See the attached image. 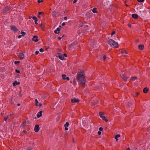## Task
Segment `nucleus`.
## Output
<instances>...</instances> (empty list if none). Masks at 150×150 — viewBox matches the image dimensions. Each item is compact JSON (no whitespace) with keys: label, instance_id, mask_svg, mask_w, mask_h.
Wrapping results in <instances>:
<instances>
[{"label":"nucleus","instance_id":"obj_35","mask_svg":"<svg viewBox=\"0 0 150 150\" xmlns=\"http://www.w3.org/2000/svg\"><path fill=\"white\" fill-rule=\"evenodd\" d=\"M15 71L16 72H17L18 73H20V71L18 69H16L15 70Z\"/></svg>","mask_w":150,"mask_h":150},{"label":"nucleus","instance_id":"obj_51","mask_svg":"<svg viewBox=\"0 0 150 150\" xmlns=\"http://www.w3.org/2000/svg\"><path fill=\"white\" fill-rule=\"evenodd\" d=\"M64 20H67V17H65L64 18Z\"/></svg>","mask_w":150,"mask_h":150},{"label":"nucleus","instance_id":"obj_23","mask_svg":"<svg viewBox=\"0 0 150 150\" xmlns=\"http://www.w3.org/2000/svg\"><path fill=\"white\" fill-rule=\"evenodd\" d=\"M120 137V134H118L117 135H116L115 137V138L116 139V141H118V139L117 138L118 137Z\"/></svg>","mask_w":150,"mask_h":150},{"label":"nucleus","instance_id":"obj_21","mask_svg":"<svg viewBox=\"0 0 150 150\" xmlns=\"http://www.w3.org/2000/svg\"><path fill=\"white\" fill-rule=\"evenodd\" d=\"M26 121H24L23 123L21 124V126L22 127H24L26 125Z\"/></svg>","mask_w":150,"mask_h":150},{"label":"nucleus","instance_id":"obj_30","mask_svg":"<svg viewBox=\"0 0 150 150\" xmlns=\"http://www.w3.org/2000/svg\"><path fill=\"white\" fill-rule=\"evenodd\" d=\"M8 118V116H7L6 117H4V120L5 121H6Z\"/></svg>","mask_w":150,"mask_h":150},{"label":"nucleus","instance_id":"obj_22","mask_svg":"<svg viewBox=\"0 0 150 150\" xmlns=\"http://www.w3.org/2000/svg\"><path fill=\"white\" fill-rule=\"evenodd\" d=\"M137 79V76L134 77H132L131 78V80L132 81H134L135 80Z\"/></svg>","mask_w":150,"mask_h":150},{"label":"nucleus","instance_id":"obj_44","mask_svg":"<svg viewBox=\"0 0 150 150\" xmlns=\"http://www.w3.org/2000/svg\"><path fill=\"white\" fill-rule=\"evenodd\" d=\"M99 130H100V131H102L103 130V128L101 127H100L99 128Z\"/></svg>","mask_w":150,"mask_h":150},{"label":"nucleus","instance_id":"obj_52","mask_svg":"<svg viewBox=\"0 0 150 150\" xmlns=\"http://www.w3.org/2000/svg\"><path fill=\"white\" fill-rule=\"evenodd\" d=\"M42 105V103H40L39 104V106H40V107H41V106Z\"/></svg>","mask_w":150,"mask_h":150},{"label":"nucleus","instance_id":"obj_6","mask_svg":"<svg viewBox=\"0 0 150 150\" xmlns=\"http://www.w3.org/2000/svg\"><path fill=\"white\" fill-rule=\"evenodd\" d=\"M17 55L20 60H23L24 58V54L20 52Z\"/></svg>","mask_w":150,"mask_h":150},{"label":"nucleus","instance_id":"obj_5","mask_svg":"<svg viewBox=\"0 0 150 150\" xmlns=\"http://www.w3.org/2000/svg\"><path fill=\"white\" fill-rule=\"evenodd\" d=\"M10 7L8 6L5 7L4 9L2 11L4 14H5L6 12L10 9Z\"/></svg>","mask_w":150,"mask_h":150},{"label":"nucleus","instance_id":"obj_3","mask_svg":"<svg viewBox=\"0 0 150 150\" xmlns=\"http://www.w3.org/2000/svg\"><path fill=\"white\" fill-rule=\"evenodd\" d=\"M120 75L123 80L125 82H126L127 81V79L129 77V76L125 75L123 72L120 74Z\"/></svg>","mask_w":150,"mask_h":150},{"label":"nucleus","instance_id":"obj_4","mask_svg":"<svg viewBox=\"0 0 150 150\" xmlns=\"http://www.w3.org/2000/svg\"><path fill=\"white\" fill-rule=\"evenodd\" d=\"M10 28L11 29L13 30L15 33H16L18 30V29L15 25H11Z\"/></svg>","mask_w":150,"mask_h":150},{"label":"nucleus","instance_id":"obj_55","mask_svg":"<svg viewBox=\"0 0 150 150\" xmlns=\"http://www.w3.org/2000/svg\"><path fill=\"white\" fill-rule=\"evenodd\" d=\"M128 150H130V149L129 148H128L127 149Z\"/></svg>","mask_w":150,"mask_h":150},{"label":"nucleus","instance_id":"obj_31","mask_svg":"<svg viewBox=\"0 0 150 150\" xmlns=\"http://www.w3.org/2000/svg\"><path fill=\"white\" fill-rule=\"evenodd\" d=\"M139 94V93L138 92H137L136 93L134 94V96L135 97L137 96Z\"/></svg>","mask_w":150,"mask_h":150},{"label":"nucleus","instance_id":"obj_37","mask_svg":"<svg viewBox=\"0 0 150 150\" xmlns=\"http://www.w3.org/2000/svg\"><path fill=\"white\" fill-rule=\"evenodd\" d=\"M42 12H39L38 13V14L39 15L38 16V17L40 18V16L39 15L42 14Z\"/></svg>","mask_w":150,"mask_h":150},{"label":"nucleus","instance_id":"obj_40","mask_svg":"<svg viewBox=\"0 0 150 150\" xmlns=\"http://www.w3.org/2000/svg\"><path fill=\"white\" fill-rule=\"evenodd\" d=\"M37 0L38 2V3H40L43 2L42 1H40V0Z\"/></svg>","mask_w":150,"mask_h":150},{"label":"nucleus","instance_id":"obj_26","mask_svg":"<svg viewBox=\"0 0 150 150\" xmlns=\"http://www.w3.org/2000/svg\"><path fill=\"white\" fill-rule=\"evenodd\" d=\"M69 125V123L68 122H66L64 126L65 127H68Z\"/></svg>","mask_w":150,"mask_h":150},{"label":"nucleus","instance_id":"obj_11","mask_svg":"<svg viewBox=\"0 0 150 150\" xmlns=\"http://www.w3.org/2000/svg\"><path fill=\"white\" fill-rule=\"evenodd\" d=\"M42 110L39 112L37 115V117L38 118H39L40 117H41L42 116Z\"/></svg>","mask_w":150,"mask_h":150},{"label":"nucleus","instance_id":"obj_41","mask_svg":"<svg viewBox=\"0 0 150 150\" xmlns=\"http://www.w3.org/2000/svg\"><path fill=\"white\" fill-rule=\"evenodd\" d=\"M23 132L25 134H26L27 133V132L25 130H23Z\"/></svg>","mask_w":150,"mask_h":150},{"label":"nucleus","instance_id":"obj_47","mask_svg":"<svg viewBox=\"0 0 150 150\" xmlns=\"http://www.w3.org/2000/svg\"><path fill=\"white\" fill-rule=\"evenodd\" d=\"M98 134L100 135L101 134V132L100 131H98Z\"/></svg>","mask_w":150,"mask_h":150},{"label":"nucleus","instance_id":"obj_39","mask_svg":"<svg viewBox=\"0 0 150 150\" xmlns=\"http://www.w3.org/2000/svg\"><path fill=\"white\" fill-rule=\"evenodd\" d=\"M39 53V51L37 50L35 52V54L36 55H37Z\"/></svg>","mask_w":150,"mask_h":150},{"label":"nucleus","instance_id":"obj_38","mask_svg":"<svg viewBox=\"0 0 150 150\" xmlns=\"http://www.w3.org/2000/svg\"><path fill=\"white\" fill-rule=\"evenodd\" d=\"M137 1L139 2H143L144 0H137Z\"/></svg>","mask_w":150,"mask_h":150},{"label":"nucleus","instance_id":"obj_49","mask_svg":"<svg viewBox=\"0 0 150 150\" xmlns=\"http://www.w3.org/2000/svg\"><path fill=\"white\" fill-rule=\"evenodd\" d=\"M68 128L67 127H65V130L66 131H67L68 130Z\"/></svg>","mask_w":150,"mask_h":150},{"label":"nucleus","instance_id":"obj_19","mask_svg":"<svg viewBox=\"0 0 150 150\" xmlns=\"http://www.w3.org/2000/svg\"><path fill=\"white\" fill-rule=\"evenodd\" d=\"M92 11L94 13H98V12L97 11V8H95V7L93 9Z\"/></svg>","mask_w":150,"mask_h":150},{"label":"nucleus","instance_id":"obj_15","mask_svg":"<svg viewBox=\"0 0 150 150\" xmlns=\"http://www.w3.org/2000/svg\"><path fill=\"white\" fill-rule=\"evenodd\" d=\"M60 30V29L59 28H58L54 30V32L56 34H59V33Z\"/></svg>","mask_w":150,"mask_h":150},{"label":"nucleus","instance_id":"obj_18","mask_svg":"<svg viewBox=\"0 0 150 150\" xmlns=\"http://www.w3.org/2000/svg\"><path fill=\"white\" fill-rule=\"evenodd\" d=\"M144 48V45H139V50H142Z\"/></svg>","mask_w":150,"mask_h":150},{"label":"nucleus","instance_id":"obj_34","mask_svg":"<svg viewBox=\"0 0 150 150\" xmlns=\"http://www.w3.org/2000/svg\"><path fill=\"white\" fill-rule=\"evenodd\" d=\"M39 51L40 52H42L44 51V50L42 48H41L40 49Z\"/></svg>","mask_w":150,"mask_h":150},{"label":"nucleus","instance_id":"obj_28","mask_svg":"<svg viewBox=\"0 0 150 150\" xmlns=\"http://www.w3.org/2000/svg\"><path fill=\"white\" fill-rule=\"evenodd\" d=\"M35 105L36 106H38V101L37 99H35Z\"/></svg>","mask_w":150,"mask_h":150},{"label":"nucleus","instance_id":"obj_13","mask_svg":"<svg viewBox=\"0 0 150 150\" xmlns=\"http://www.w3.org/2000/svg\"><path fill=\"white\" fill-rule=\"evenodd\" d=\"M121 52L123 56H125L127 53L125 50H122L121 51Z\"/></svg>","mask_w":150,"mask_h":150},{"label":"nucleus","instance_id":"obj_17","mask_svg":"<svg viewBox=\"0 0 150 150\" xmlns=\"http://www.w3.org/2000/svg\"><path fill=\"white\" fill-rule=\"evenodd\" d=\"M33 19L35 20V23L36 25H37L38 24L37 23V21H38V19H37V18L35 16H33L32 18Z\"/></svg>","mask_w":150,"mask_h":150},{"label":"nucleus","instance_id":"obj_12","mask_svg":"<svg viewBox=\"0 0 150 150\" xmlns=\"http://www.w3.org/2000/svg\"><path fill=\"white\" fill-rule=\"evenodd\" d=\"M33 40L37 42L38 41V36H37L35 35L33 36V38H32Z\"/></svg>","mask_w":150,"mask_h":150},{"label":"nucleus","instance_id":"obj_2","mask_svg":"<svg viewBox=\"0 0 150 150\" xmlns=\"http://www.w3.org/2000/svg\"><path fill=\"white\" fill-rule=\"evenodd\" d=\"M108 42L110 45L113 48H117L118 46V43L112 39L109 40Z\"/></svg>","mask_w":150,"mask_h":150},{"label":"nucleus","instance_id":"obj_29","mask_svg":"<svg viewBox=\"0 0 150 150\" xmlns=\"http://www.w3.org/2000/svg\"><path fill=\"white\" fill-rule=\"evenodd\" d=\"M62 79H66V75L65 74H63L62 75Z\"/></svg>","mask_w":150,"mask_h":150},{"label":"nucleus","instance_id":"obj_20","mask_svg":"<svg viewBox=\"0 0 150 150\" xmlns=\"http://www.w3.org/2000/svg\"><path fill=\"white\" fill-rule=\"evenodd\" d=\"M101 118H102V119L104 120L105 122H107L108 121V120L106 118L105 116H102L101 117Z\"/></svg>","mask_w":150,"mask_h":150},{"label":"nucleus","instance_id":"obj_33","mask_svg":"<svg viewBox=\"0 0 150 150\" xmlns=\"http://www.w3.org/2000/svg\"><path fill=\"white\" fill-rule=\"evenodd\" d=\"M106 58V56L105 55H104L103 56V60H105Z\"/></svg>","mask_w":150,"mask_h":150},{"label":"nucleus","instance_id":"obj_46","mask_svg":"<svg viewBox=\"0 0 150 150\" xmlns=\"http://www.w3.org/2000/svg\"><path fill=\"white\" fill-rule=\"evenodd\" d=\"M115 33V31H113L111 35H112L113 34H114Z\"/></svg>","mask_w":150,"mask_h":150},{"label":"nucleus","instance_id":"obj_10","mask_svg":"<svg viewBox=\"0 0 150 150\" xmlns=\"http://www.w3.org/2000/svg\"><path fill=\"white\" fill-rule=\"evenodd\" d=\"M20 82H17L16 81H15L13 83V85L14 86H15L17 85H18L20 84Z\"/></svg>","mask_w":150,"mask_h":150},{"label":"nucleus","instance_id":"obj_32","mask_svg":"<svg viewBox=\"0 0 150 150\" xmlns=\"http://www.w3.org/2000/svg\"><path fill=\"white\" fill-rule=\"evenodd\" d=\"M20 63V61H16L14 62V63L15 64H17Z\"/></svg>","mask_w":150,"mask_h":150},{"label":"nucleus","instance_id":"obj_45","mask_svg":"<svg viewBox=\"0 0 150 150\" xmlns=\"http://www.w3.org/2000/svg\"><path fill=\"white\" fill-rule=\"evenodd\" d=\"M66 79H67L68 81H69L70 79H69V77H67L66 78Z\"/></svg>","mask_w":150,"mask_h":150},{"label":"nucleus","instance_id":"obj_8","mask_svg":"<svg viewBox=\"0 0 150 150\" xmlns=\"http://www.w3.org/2000/svg\"><path fill=\"white\" fill-rule=\"evenodd\" d=\"M57 57H58L61 60H63L64 58L63 54L61 53H58L57 55Z\"/></svg>","mask_w":150,"mask_h":150},{"label":"nucleus","instance_id":"obj_42","mask_svg":"<svg viewBox=\"0 0 150 150\" xmlns=\"http://www.w3.org/2000/svg\"><path fill=\"white\" fill-rule=\"evenodd\" d=\"M22 36V35H19L18 36V38L19 39L21 38Z\"/></svg>","mask_w":150,"mask_h":150},{"label":"nucleus","instance_id":"obj_7","mask_svg":"<svg viewBox=\"0 0 150 150\" xmlns=\"http://www.w3.org/2000/svg\"><path fill=\"white\" fill-rule=\"evenodd\" d=\"M40 130L39 125H36L35 126L34 131L36 132H38Z\"/></svg>","mask_w":150,"mask_h":150},{"label":"nucleus","instance_id":"obj_54","mask_svg":"<svg viewBox=\"0 0 150 150\" xmlns=\"http://www.w3.org/2000/svg\"><path fill=\"white\" fill-rule=\"evenodd\" d=\"M21 105L20 104L18 103L17 105V106H20Z\"/></svg>","mask_w":150,"mask_h":150},{"label":"nucleus","instance_id":"obj_48","mask_svg":"<svg viewBox=\"0 0 150 150\" xmlns=\"http://www.w3.org/2000/svg\"><path fill=\"white\" fill-rule=\"evenodd\" d=\"M65 25V23L64 22H63V23H62V26H64Z\"/></svg>","mask_w":150,"mask_h":150},{"label":"nucleus","instance_id":"obj_25","mask_svg":"<svg viewBox=\"0 0 150 150\" xmlns=\"http://www.w3.org/2000/svg\"><path fill=\"white\" fill-rule=\"evenodd\" d=\"M73 85L74 86H76V82L75 79H74L73 80Z\"/></svg>","mask_w":150,"mask_h":150},{"label":"nucleus","instance_id":"obj_27","mask_svg":"<svg viewBox=\"0 0 150 150\" xmlns=\"http://www.w3.org/2000/svg\"><path fill=\"white\" fill-rule=\"evenodd\" d=\"M21 34H22V36H24L26 34V33L23 31H21Z\"/></svg>","mask_w":150,"mask_h":150},{"label":"nucleus","instance_id":"obj_56","mask_svg":"<svg viewBox=\"0 0 150 150\" xmlns=\"http://www.w3.org/2000/svg\"><path fill=\"white\" fill-rule=\"evenodd\" d=\"M70 83H72V82H71V81H70Z\"/></svg>","mask_w":150,"mask_h":150},{"label":"nucleus","instance_id":"obj_50","mask_svg":"<svg viewBox=\"0 0 150 150\" xmlns=\"http://www.w3.org/2000/svg\"><path fill=\"white\" fill-rule=\"evenodd\" d=\"M63 55L64 57L65 56V57H67V54L65 53Z\"/></svg>","mask_w":150,"mask_h":150},{"label":"nucleus","instance_id":"obj_14","mask_svg":"<svg viewBox=\"0 0 150 150\" xmlns=\"http://www.w3.org/2000/svg\"><path fill=\"white\" fill-rule=\"evenodd\" d=\"M132 17L134 19H137L138 17V16L137 14L136 13H134L132 15Z\"/></svg>","mask_w":150,"mask_h":150},{"label":"nucleus","instance_id":"obj_1","mask_svg":"<svg viewBox=\"0 0 150 150\" xmlns=\"http://www.w3.org/2000/svg\"><path fill=\"white\" fill-rule=\"evenodd\" d=\"M76 79L78 82L79 84L83 88L85 86V83L86 82V80L84 72L81 70H79L78 73L77 74Z\"/></svg>","mask_w":150,"mask_h":150},{"label":"nucleus","instance_id":"obj_43","mask_svg":"<svg viewBox=\"0 0 150 150\" xmlns=\"http://www.w3.org/2000/svg\"><path fill=\"white\" fill-rule=\"evenodd\" d=\"M77 1V0H74V1H73V4H74L76 3Z\"/></svg>","mask_w":150,"mask_h":150},{"label":"nucleus","instance_id":"obj_36","mask_svg":"<svg viewBox=\"0 0 150 150\" xmlns=\"http://www.w3.org/2000/svg\"><path fill=\"white\" fill-rule=\"evenodd\" d=\"M27 150H32V148L31 147H29L27 148Z\"/></svg>","mask_w":150,"mask_h":150},{"label":"nucleus","instance_id":"obj_53","mask_svg":"<svg viewBox=\"0 0 150 150\" xmlns=\"http://www.w3.org/2000/svg\"><path fill=\"white\" fill-rule=\"evenodd\" d=\"M58 39L59 40H60L61 39V38L60 37H59L58 38Z\"/></svg>","mask_w":150,"mask_h":150},{"label":"nucleus","instance_id":"obj_16","mask_svg":"<svg viewBox=\"0 0 150 150\" xmlns=\"http://www.w3.org/2000/svg\"><path fill=\"white\" fill-rule=\"evenodd\" d=\"M149 91V88L147 87L143 89V92L144 93H146Z\"/></svg>","mask_w":150,"mask_h":150},{"label":"nucleus","instance_id":"obj_24","mask_svg":"<svg viewBox=\"0 0 150 150\" xmlns=\"http://www.w3.org/2000/svg\"><path fill=\"white\" fill-rule=\"evenodd\" d=\"M104 114V112H99V115L100 117H101L102 116H103V115Z\"/></svg>","mask_w":150,"mask_h":150},{"label":"nucleus","instance_id":"obj_9","mask_svg":"<svg viewBox=\"0 0 150 150\" xmlns=\"http://www.w3.org/2000/svg\"><path fill=\"white\" fill-rule=\"evenodd\" d=\"M71 102L73 103H78L79 101V100L76 99L75 98H74L71 99Z\"/></svg>","mask_w":150,"mask_h":150}]
</instances>
